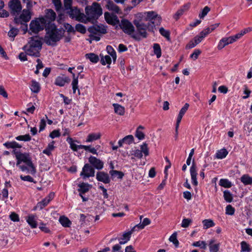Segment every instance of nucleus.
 <instances>
[{"label": "nucleus", "instance_id": "obj_53", "mask_svg": "<svg viewBox=\"0 0 252 252\" xmlns=\"http://www.w3.org/2000/svg\"><path fill=\"white\" fill-rule=\"evenodd\" d=\"M52 2L54 4L55 6L56 10L57 11H60L62 6V2L61 0H51Z\"/></svg>", "mask_w": 252, "mask_h": 252}, {"label": "nucleus", "instance_id": "obj_37", "mask_svg": "<svg viewBox=\"0 0 252 252\" xmlns=\"http://www.w3.org/2000/svg\"><path fill=\"white\" fill-rule=\"evenodd\" d=\"M219 185L221 187L226 188H230L232 186L231 182L227 179H221L220 180Z\"/></svg>", "mask_w": 252, "mask_h": 252}, {"label": "nucleus", "instance_id": "obj_16", "mask_svg": "<svg viewBox=\"0 0 252 252\" xmlns=\"http://www.w3.org/2000/svg\"><path fill=\"white\" fill-rule=\"evenodd\" d=\"M30 46L36 49V50H40L42 47V43L41 41L37 39V37H32L29 42Z\"/></svg>", "mask_w": 252, "mask_h": 252}, {"label": "nucleus", "instance_id": "obj_49", "mask_svg": "<svg viewBox=\"0 0 252 252\" xmlns=\"http://www.w3.org/2000/svg\"><path fill=\"white\" fill-rule=\"evenodd\" d=\"M123 141L125 144L130 145L134 141V138L132 135H128L123 138Z\"/></svg>", "mask_w": 252, "mask_h": 252}, {"label": "nucleus", "instance_id": "obj_45", "mask_svg": "<svg viewBox=\"0 0 252 252\" xmlns=\"http://www.w3.org/2000/svg\"><path fill=\"white\" fill-rule=\"evenodd\" d=\"M142 154H144L145 157L148 156L149 154V148L146 143H144L140 146V150Z\"/></svg>", "mask_w": 252, "mask_h": 252}, {"label": "nucleus", "instance_id": "obj_63", "mask_svg": "<svg viewBox=\"0 0 252 252\" xmlns=\"http://www.w3.org/2000/svg\"><path fill=\"white\" fill-rule=\"evenodd\" d=\"M23 2L26 4V8L32 12V7L33 6L32 2L31 0H23Z\"/></svg>", "mask_w": 252, "mask_h": 252}, {"label": "nucleus", "instance_id": "obj_12", "mask_svg": "<svg viewBox=\"0 0 252 252\" xmlns=\"http://www.w3.org/2000/svg\"><path fill=\"white\" fill-rule=\"evenodd\" d=\"M147 18L151 22L153 20H158V22H153V24L159 25L161 21V17L158 15L156 12L152 11L147 12Z\"/></svg>", "mask_w": 252, "mask_h": 252}, {"label": "nucleus", "instance_id": "obj_61", "mask_svg": "<svg viewBox=\"0 0 252 252\" xmlns=\"http://www.w3.org/2000/svg\"><path fill=\"white\" fill-rule=\"evenodd\" d=\"M235 209L230 205H228L226 207V214L229 215H233L234 214Z\"/></svg>", "mask_w": 252, "mask_h": 252}, {"label": "nucleus", "instance_id": "obj_24", "mask_svg": "<svg viewBox=\"0 0 252 252\" xmlns=\"http://www.w3.org/2000/svg\"><path fill=\"white\" fill-rule=\"evenodd\" d=\"M90 185L88 183H82L78 185L79 189L78 191L79 193L84 194L88 192L90 188Z\"/></svg>", "mask_w": 252, "mask_h": 252}, {"label": "nucleus", "instance_id": "obj_10", "mask_svg": "<svg viewBox=\"0 0 252 252\" xmlns=\"http://www.w3.org/2000/svg\"><path fill=\"white\" fill-rule=\"evenodd\" d=\"M95 175V170L93 167L89 163H86L84 165L82 171L80 173V176L83 179L94 177Z\"/></svg>", "mask_w": 252, "mask_h": 252}, {"label": "nucleus", "instance_id": "obj_1", "mask_svg": "<svg viewBox=\"0 0 252 252\" xmlns=\"http://www.w3.org/2000/svg\"><path fill=\"white\" fill-rule=\"evenodd\" d=\"M12 153L17 159L16 165L21 171H26L32 175L35 174L36 170L34 166L30 154L28 153H21L17 150H13Z\"/></svg>", "mask_w": 252, "mask_h": 252}, {"label": "nucleus", "instance_id": "obj_6", "mask_svg": "<svg viewBox=\"0 0 252 252\" xmlns=\"http://www.w3.org/2000/svg\"><path fill=\"white\" fill-rule=\"evenodd\" d=\"M85 12L89 19H94L102 14V9L96 2H94L92 6L85 8Z\"/></svg>", "mask_w": 252, "mask_h": 252}, {"label": "nucleus", "instance_id": "obj_54", "mask_svg": "<svg viewBox=\"0 0 252 252\" xmlns=\"http://www.w3.org/2000/svg\"><path fill=\"white\" fill-rule=\"evenodd\" d=\"M169 241L172 242L176 247L179 245V241L177 239L176 233H174L169 238Z\"/></svg>", "mask_w": 252, "mask_h": 252}, {"label": "nucleus", "instance_id": "obj_9", "mask_svg": "<svg viewBox=\"0 0 252 252\" xmlns=\"http://www.w3.org/2000/svg\"><path fill=\"white\" fill-rule=\"evenodd\" d=\"M133 23L136 27V30L138 33L143 37L146 38L147 36V30L148 25L145 24L141 20H135Z\"/></svg>", "mask_w": 252, "mask_h": 252}, {"label": "nucleus", "instance_id": "obj_3", "mask_svg": "<svg viewBox=\"0 0 252 252\" xmlns=\"http://www.w3.org/2000/svg\"><path fill=\"white\" fill-rule=\"evenodd\" d=\"M47 24V20L44 17L35 18L31 21L28 32L32 35V33L37 34L44 30Z\"/></svg>", "mask_w": 252, "mask_h": 252}, {"label": "nucleus", "instance_id": "obj_5", "mask_svg": "<svg viewBox=\"0 0 252 252\" xmlns=\"http://www.w3.org/2000/svg\"><path fill=\"white\" fill-rule=\"evenodd\" d=\"M32 15V12L28 9H23L22 11L21 10L20 15L15 16L14 21L16 24L26 26V31L25 32L28 31L27 23L31 19Z\"/></svg>", "mask_w": 252, "mask_h": 252}, {"label": "nucleus", "instance_id": "obj_15", "mask_svg": "<svg viewBox=\"0 0 252 252\" xmlns=\"http://www.w3.org/2000/svg\"><path fill=\"white\" fill-rule=\"evenodd\" d=\"M66 141L70 145V148L73 151H77L78 149H83V147H84V145L76 144L75 143V142L78 143H79V142L77 140H73V139L70 137L67 138Z\"/></svg>", "mask_w": 252, "mask_h": 252}, {"label": "nucleus", "instance_id": "obj_14", "mask_svg": "<svg viewBox=\"0 0 252 252\" xmlns=\"http://www.w3.org/2000/svg\"><path fill=\"white\" fill-rule=\"evenodd\" d=\"M70 81L68 77L64 75L59 76L56 78L54 84L56 86L63 87L66 83H69Z\"/></svg>", "mask_w": 252, "mask_h": 252}, {"label": "nucleus", "instance_id": "obj_11", "mask_svg": "<svg viewBox=\"0 0 252 252\" xmlns=\"http://www.w3.org/2000/svg\"><path fill=\"white\" fill-rule=\"evenodd\" d=\"M89 164L91 165L93 168L97 170H101L103 168L104 163L100 159L94 156H90L89 158Z\"/></svg>", "mask_w": 252, "mask_h": 252}, {"label": "nucleus", "instance_id": "obj_52", "mask_svg": "<svg viewBox=\"0 0 252 252\" xmlns=\"http://www.w3.org/2000/svg\"><path fill=\"white\" fill-rule=\"evenodd\" d=\"M192 246L194 247H198L203 249H206L207 245L204 241H197L192 244Z\"/></svg>", "mask_w": 252, "mask_h": 252}, {"label": "nucleus", "instance_id": "obj_43", "mask_svg": "<svg viewBox=\"0 0 252 252\" xmlns=\"http://www.w3.org/2000/svg\"><path fill=\"white\" fill-rule=\"evenodd\" d=\"M99 147H100L99 146L97 145L96 146V148H94V147H92L91 146L84 145V147H83V148L85 151H89L91 153L97 155V149H98Z\"/></svg>", "mask_w": 252, "mask_h": 252}, {"label": "nucleus", "instance_id": "obj_56", "mask_svg": "<svg viewBox=\"0 0 252 252\" xmlns=\"http://www.w3.org/2000/svg\"><path fill=\"white\" fill-rule=\"evenodd\" d=\"M159 33L164 37L169 39L170 32L169 31L165 30L163 28L161 27L159 29Z\"/></svg>", "mask_w": 252, "mask_h": 252}, {"label": "nucleus", "instance_id": "obj_20", "mask_svg": "<svg viewBox=\"0 0 252 252\" xmlns=\"http://www.w3.org/2000/svg\"><path fill=\"white\" fill-rule=\"evenodd\" d=\"M78 76H75L74 73H73V80L71 83V85L73 90V93L75 94L77 90L78 94L79 95L80 94V90L78 89Z\"/></svg>", "mask_w": 252, "mask_h": 252}, {"label": "nucleus", "instance_id": "obj_23", "mask_svg": "<svg viewBox=\"0 0 252 252\" xmlns=\"http://www.w3.org/2000/svg\"><path fill=\"white\" fill-rule=\"evenodd\" d=\"M101 134L99 132L90 133L86 139V142H92L100 138Z\"/></svg>", "mask_w": 252, "mask_h": 252}, {"label": "nucleus", "instance_id": "obj_29", "mask_svg": "<svg viewBox=\"0 0 252 252\" xmlns=\"http://www.w3.org/2000/svg\"><path fill=\"white\" fill-rule=\"evenodd\" d=\"M106 7L109 10H111L116 13L118 14L120 13L119 7L112 1H108L107 2Z\"/></svg>", "mask_w": 252, "mask_h": 252}, {"label": "nucleus", "instance_id": "obj_19", "mask_svg": "<svg viewBox=\"0 0 252 252\" xmlns=\"http://www.w3.org/2000/svg\"><path fill=\"white\" fill-rule=\"evenodd\" d=\"M27 46L24 47V49L26 50L27 55L31 56H34L36 57H39L40 55L39 50H36V48H33L31 46H29L28 49L27 48Z\"/></svg>", "mask_w": 252, "mask_h": 252}, {"label": "nucleus", "instance_id": "obj_58", "mask_svg": "<svg viewBox=\"0 0 252 252\" xmlns=\"http://www.w3.org/2000/svg\"><path fill=\"white\" fill-rule=\"evenodd\" d=\"M191 222V220L189 219H184L182 221L181 226L184 228H187Z\"/></svg>", "mask_w": 252, "mask_h": 252}, {"label": "nucleus", "instance_id": "obj_36", "mask_svg": "<svg viewBox=\"0 0 252 252\" xmlns=\"http://www.w3.org/2000/svg\"><path fill=\"white\" fill-rule=\"evenodd\" d=\"M215 240H211L209 242V249L210 252H218L219 249V244H214Z\"/></svg>", "mask_w": 252, "mask_h": 252}, {"label": "nucleus", "instance_id": "obj_62", "mask_svg": "<svg viewBox=\"0 0 252 252\" xmlns=\"http://www.w3.org/2000/svg\"><path fill=\"white\" fill-rule=\"evenodd\" d=\"M221 41L224 43L225 46L234 42L231 36L222 38L221 39Z\"/></svg>", "mask_w": 252, "mask_h": 252}, {"label": "nucleus", "instance_id": "obj_38", "mask_svg": "<svg viewBox=\"0 0 252 252\" xmlns=\"http://www.w3.org/2000/svg\"><path fill=\"white\" fill-rule=\"evenodd\" d=\"M154 54L157 58H159L161 56V50L160 45L158 43H155L153 45Z\"/></svg>", "mask_w": 252, "mask_h": 252}, {"label": "nucleus", "instance_id": "obj_7", "mask_svg": "<svg viewBox=\"0 0 252 252\" xmlns=\"http://www.w3.org/2000/svg\"><path fill=\"white\" fill-rule=\"evenodd\" d=\"M119 26L125 33L131 35L134 39L137 40L140 39V38L138 37L137 34H133L134 32V27L132 24L128 20L125 19H122L119 24Z\"/></svg>", "mask_w": 252, "mask_h": 252}, {"label": "nucleus", "instance_id": "obj_35", "mask_svg": "<svg viewBox=\"0 0 252 252\" xmlns=\"http://www.w3.org/2000/svg\"><path fill=\"white\" fill-rule=\"evenodd\" d=\"M228 153L227 151L225 149L223 148L217 151L216 157L218 159H222L226 157Z\"/></svg>", "mask_w": 252, "mask_h": 252}, {"label": "nucleus", "instance_id": "obj_17", "mask_svg": "<svg viewBox=\"0 0 252 252\" xmlns=\"http://www.w3.org/2000/svg\"><path fill=\"white\" fill-rule=\"evenodd\" d=\"M104 17L106 21L109 24L115 25L119 22L116 16H112L108 12L104 13Z\"/></svg>", "mask_w": 252, "mask_h": 252}, {"label": "nucleus", "instance_id": "obj_18", "mask_svg": "<svg viewBox=\"0 0 252 252\" xmlns=\"http://www.w3.org/2000/svg\"><path fill=\"white\" fill-rule=\"evenodd\" d=\"M190 176H191V182L192 184L194 186H197L198 185V182L197 181V172H196V166L194 163L192 164L190 168Z\"/></svg>", "mask_w": 252, "mask_h": 252}, {"label": "nucleus", "instance_id": "obj_60", "mask_svg": "<svg viewBox=\"0 0 252 252\" xmlns=\"http://www.w3.org/2000/svg\"><path fill=\"white\" fill-rule=\"evenodd\" d=\"M184 12V9H179L174 15L173 18L175 19L176 21H177L180 18V17L183 14Z\"/></svg>", "mask_w": 252, "mask_h": 252}, {"label": "nucleus", "instance_id": "obj_27", "mask_svg": "<svg viewBox=\"0 0 252 252\" xmlns=\"http://www.w3.org/2000/svg\"><path fill=\"white\" fill-rule=\"evenodd\" d=\"M50 202V199L44 198L42 200L37 203L34 208L33 210H35L37 209L42 210L44 207L46 206Z\"/></svg>", "mask_w": 252, "mask_h": 252}, {"label": "nucleus", "instance_id": "obj_57", "mask_svg": "<svg viewBox=\"0 0 252 252\" xmlns=\"http://www.w3.org/2000/svg\"><path fill=\"white\" fill-rule=\"evenodd\" d=\"M201 51L199 49H195L193 52L190 55V58L192 59L193 60H196L198 56L201 54Z\"/></svg>", "mask_w": 252, "mask_h": 252}, {"label": "nucleus", "instance_id": "obj_33", "mask_svg": "<svg viewBox=\"0 0 252 252\" xmlns=\"http://www.w3.org/2000/svg\"><path fill=\"white\" fill-rule=\"evenodd\" d=\"M30 88L32 92L34 93H37L40 91V87L38 82L33 80L31 81V85Z\"/></svg>", "mask_w": 252, "mask_h": 252}, {"label": "nucleus", "instance_id": "obj_42", "mask_svg": "<svg viewBox=\"0 0 252 252\" xmlns=\"http://www.w3.org/2000/svg\"><path fill=\"white\" fill-rule=\"evenodd\" d=\"M111 58L109 55H106L104 57H102L100 60L101 63L102 65L108 64V67H110L109 65L111 63Z\"/></svg>", "mask_w": 252, "mask_h": 252}, {"label": "nucleus", "instance_id": "obj_32", "mask_svg": "<svg viewBox=\"0 0 252 252\" xmlns=\"http://www.w3.org/2000/svg\"><path fill=\"white\" fill-rule=\"evenodd\" d=\"M240 180L246 186L252 185V177L248 174L243 175L241 177Z\"/></svg>", "mask_w": 252, "mask_h": 252}, {"label": "nucleus", "instance_id": "obj_51", "mask_svg": "<svg viewBox=\"0 0 252 252\" xmlns=\"http://www.w3.org/2000/svg\"><path fill=\"white\" fill-rule=\"evenodd\" d=\"M75 19L78 21L83 23H86L87 20L86 15L84 14L81 13V12L79 13L78 15Z\"/></svg>", "mask_w": 252, "mask_h": 252}, {"label": "nucleus", "instance_id": "obj_26", "mask_svg": "<svg viewBox=\"0 0 252 252\" xmlns=\"http://www.w3.org/2000/svg\"><path fill=\"white\" fill-rule=\"evenodd\" d=\"M55 141H52L51 142L48 144L47 147L43 151V153L50 156L52 155V152L54 150Z\"/></svg>", "mask_w": 252, "mask_h": 252}, {"label": "nucleus", "instance_id": "obj_46", "mask_svg": "<svg viewBox=\"0 0 252 252\" xmlns=\"http://www.w3.org/2000/svg\"><path fill=\"white\" fill-rule=\"evenodd\" d=\"M19 30L18 29L12 28L8 33V36L12 38V40H14V37L18 34Z\"/></svg>", "mask_w": 252, "mask_h": 252}, {"label": "nucleus", "instance_id": "obj_30", "mask_svg": "<svg viewBox=\"0 0 252 252\" xmlns=\"http://www.w3.org/2000/svg\"><path fill=\"white\" fill-rule=\"evenodd\" d=\"M67 10V13L72 19H75L80 12V10L76 7H71Z\"/></svg>", "mask_w": 252, "mask_h": 252}, {"label": "nucleus", "instance_id": "obj_21", "mask_svg": "<svg viewBox=\"0 0 252 252\" xmlns=\"http://www.w3.org/2000/svg\"><path fill=\"white\" fill-rule=\"evenodd\" d=\"M134 231V228H132L130 231L125 232L123 235V238H121L122 241L119 242L120 245H124L127 243L131 237L132 233Z\"/></svg>", "mask_w": 252, "mask_h": 252}, {"label": "nucleus", "instance_id": "obj_44", "mask_svg": "<svg viewBox=\"0 0 252 252\" xmlns=\"http://www.w3.org/2000/svg\"><path fill=\"white\" fill-rule=\"evenodd\" d=\"M241 252H250L251 249L250 245L245 241H242L241 243Z\"/></svg>", "mask_w": 252, "mask_h": 252}, {"label": "nucleus", "instance_id": "obj_4", "mask_svg": "<svg viewBox=\"0 0 252 252\" xmlns=\"http://www.w3.org/2000/svg\"><path fill=\"white\" fill-rule=\"evenodd\" d=\"M88 31L90 33L89 37L91 40L98 41L100 39V36L107 32V27L103 25H95L90 27Z\"/></svg>", "mask_w": 252, "mask_h": 252}, {"label": "nucleus", "instance_id": "obj_22", "mask_svg": "<svg viewBox=\"0 0 252 252\" xmlns=\"http://www.w3.org/2000/svg\"><path fill=\"white\" fill-rule=\"evenodd\" d=\"M36 220L35 216L33 215H30L28 217L27 219V221L32 228H36L37 226Z\"/></svg>", "mask_w": 252, "mask_h": 252}, {"label": "nucleus", "instance_id": "obj_40", "mask_svg": "<svg viewBox=\"0 0 252 252\" xmlns=\"http://www.w3.org/2000/svg\"><path fill=\"white\" fill-rule=\"evenodd\" d=\"M223 197L227 202H231L233 200V196L232 193L228 190L223 191Z\"/></svg>", "mask_w": 252, "mask_h": 252}, {"label": "nucleus", "instance_id": "obj_39", "mask_svg": "<svg viewBox=\"0 0 252 252\" xmlns=\"http://www.w3.org/2000/svg\"><path fill=\"white\" fill-rule=\"evenodd\" d=\"M108 53L112 57L113 61L115 62L117 59L116 53L112 46L108 45L106 47Z\"/></svg>", "mask_w": 252, "mask_h": 252}, {"label": "nucleus", "instance_id": "obj_64", "mask_svg": "<svg viewBox=\"0 0 252 252\" xmlns=\"http://www.w3.org/2000/svg\"><path fill=\"white\" fill-rule=\"evenodd\" d=\"M189 107V104L187 103H186L184 106L181 108L179 112V115L183 116L184 114L186 113Z\"/></svg>", "mask_w": 252, "mask_h": 252}, {"label": "nucleus", "instance_id": "obj_8", "mask_svg": "<svg viewBox=\"0 0 252 252\" xmlns=\"http://www.w3.org/2000/svg\"><path fill=\"white\" fill-rule=\"evenodd\" d=\"M8 7L11 14L13 16L19 15L22 9L19 0H10L8 2Z\"/></svg>", "mask_w": 252, "mask_h": 252}, {"label": "nucleus", "instance_id": "obj_25", "mask_svg": "<svg viewBox=\"0 0 252 252\" xmlns=\"http://www.w3.org/2000/svg\"><path fill=\"white\" fill-rule=\"evenodd\" d=\"M113 106L116 113L121 116H123L125 114V109L124 107L117 103L113 104Z\"/></svg>", "mask_w": 252, "mask_h": 252}, {"label": "nucleus", "instance_id": "obj_31", "mask_svg": "<svg viewBox=\"0 0 252 252\" xmlns=\"http://www.w3.org/2000/svg\"><path fill=\"white\" fill-rule=\"evenodd\" d=\"M59 221L64 227H69L71 224V221L67 217L64 216L60 217Z\"/></svg>", "mask_w": 252, "mask_h": 252}, {"label": "nucleus", "instance_id": "obj_55", "mask_svg": "<svg viewBox=\"0 0 252 252\" xmlns=\"http://www.w3.org/2000/svg\"><path fill=\"white\" fill-rule=\"evenodd\" d=\"M210 11V8L208 6H206L203 9L201 12L199 14V17L200 18L203 19L206 15H207V14Z\"/></svg>", "mask_w": 252, "mask_h": 252}, {"label": "nucleus", "instance_id": "obj_2", "mask_svg": "<svg viewBox=\"0 0 252 252\" xmlns=\"http://www.w3.org/2000/svg\"><path fill=\"white\" fill-rule=\"evenodd\" d=\"M45 42L48 45L54 46L62 38L65 31L63 28L57 29L54 24H50L46 28Z\"/></svg>", "mask_w": 252, "mask_h": 252}, {"label": "nucleus", "instance_id": "obj_47", "mask_svg": "<svg viewBox=\"0 0 252 252\" xmlns=\"http://www.w3.org/2000/svg\"><path fill=\"white\" fill-rule=\"evenodd\" d=\"M15 138L18 141H30L31 140V137L29 134L24 135H19L17 136Z\"/></svg>", "mask_w": 252, "mask_h": 252}, {"label": "nucleus", "instance_id": "obj_59", "mask_svg": "<svg viewBox=\"0 0 252 252\" xmlns=\"http://www.w3.org/2000/svg\"><path fill=\"white\" fill-rule=\"evenodd\" d=\"M131 154L138 158H141L143 157L142 151L139 149L132 151Z\"/></svg>", "mask_w": 252, "mask_h": 252}, {"label": "nucleus", "instance_id": "obj_50", "mask_svg": "<svg viewBox=\"0 0 252 252\" xmlns=\"http://www.w3.org/2000/svg\"><path fill=\"white\" fill-rule=\"evenodd\" d=\"M75 30L77 32H78L82 34H84L86 32V29L85 27L81 24H78L76 25Z\"/></svg>", "mask_w": 252, "mask_h": 252}, {"label": "nucleus", "instance_id": "obj_48", "mask_svg": "<svg viewBox=\"0 0 252 252\" xmlns=\"http://www.w3.org/2000/svg\"><path fill=\"white\" fill-rule=\"evenodd\" d=\"M109 173L112 176H117L119 179H122L124 176L122 172L114 170H110Z\"/></svg>", "mask_w": 252, "mask_h": 252}, {"label": "nucleus", "instance_id": "obj_13", "mask_svg": "<svg viewBox=\"0 0 252 252\" xmlns=\"http://www.w3.org/2000/svg\"><path fill=\"white\" fill-rule=\"evenodd\" d=\"M96 178L97 181L104 184H109L110 182V179L108 173L103 171L98 172L96 175Z\"/></svg>", "mask_w": 252, "mask_h": 252}, {"label": "nucleus", "instance_id": "obj_28", "mask_svg": "<svg viewBox=\"0 0 252 252\" xmlns=\"http://www.w3.org/2000/svg\"><path fill=\"white\" fill-rule=\"evenodd\" d=\"M56 17V14L51 9H48L46 10V15H45V19H48L50 21H53L55 20Z\"/></svg>", "mask_w": 252, "mask_h": 252}, {"label": "nucleus", "instance_id": "obj_41", "mask_svg": "<svg viewBox=\"0 0 252 252\" xmlns=\"http://www.w3.org/2000/svg\"><path fill=\"white\" fill-rule=\"evenodd\" d=\"M86 56L93 63H96L99 61L98 56L94 53L87 54Z\"/></svg>", "mask_w": 252, "mask_h": 252}, {"label": "nucleus", "instance_id": "obj_34", "mask_svg": "<svg viewBox=\"0 0 252 252\" xmlns=\"http://www.w3.org/2000/svg\"><path fill=\"white\" fill-rule=\"evenodd\" d=\"M203 229H207L215 226V223L211 219H205L202 221Z\"/></svg>", "mask_w": 252, "mask_h": 252}]
</instances>
